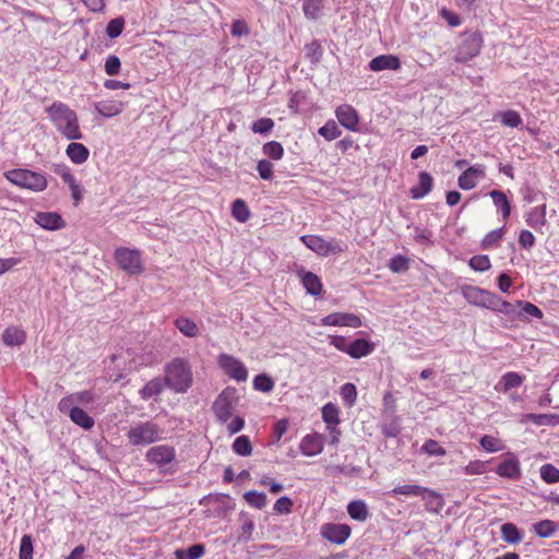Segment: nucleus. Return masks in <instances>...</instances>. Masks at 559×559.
Listing matches in <instances>:
<instances>
[{"instance_id":"f257e3e1","label":"nucleus","mask_w":559,"mask_h":559,"mask_svg":"<svg viewBox=\"0 0 559 559\" xmlns=\"http://www.w3.org/2000/svg\"><path fill=\"white\" fill-rule=\"evenodd\" d=\"M46 111L52 124L63 138L71 141L83 138L78 115L67 104L55 102Z\"/></svg>"},{"instance_id":"f03ea898","label":"nucleus","mask_w":559,"mask_h":559,"mask_svg":"<svg viewBox=\"0 0 559 559\" xmlns=\"http://www.w3.org/2000/svg\"><path fill=\"white\" fill-rule=\"evenodd\" d=\"M462 295L473 306L486 308L507 316L515 313V306L503 300L500 296L477 286L465 285Z\"/></svg>"},{"instance_id":"7ed1b4c3","label":"nucleus","mask_w":559,"mask_h":559,"mask_svg":"<svg viewBox=\"0 0 559 559\" xmlns=\"http://www.w3.org/2000/svg\"><path fill=\"white\" fill-rule=\"evenodd\" d=\"M166 388L175 393H186L192 386L193 374L189 361L177 357L171 359L164 368Z\"/></svg>"},{"instance_id":"20e7f679","label":"nucleus","mask_w":559,"mask_h":559,"mask_svg":"<svg viewBox=\"0 0 559 559\" xmlns=\"http://www.w3.org/2000/svg\"><path fill=\"white\" fill-rule=\"evenodd\" d=\"M4 177L14 186L32 192H41L48 186L45 174L25 168L10 169L4 173Z\"/></svg>"},{"instance_id":"39448f33","label":"nucleus","mask_w":559,"mask_h":559,"mask_svg":"<svg viewBox=\"0 0 559 559\" xmlns=\"http://www.w3.org/2000/svg\"><path fill=\"white\" fill-rule=\"evenodd\" d=\"M300 241L311 251L321 257L337 255L347 249V245L340 239H324L318 235H304Z\"/></svg>"},{"instance_id":"423d86ee","label":"nucleus","mask_w":559,"mask_h":559,"mask_svg":"<svg viewBox=\"0 0 559 559\" xmlns=\"http://www.w3.org/2000/svg\"><path fill=\"white\" fill-rule=\"evenodd\" d=\"M162 430L153 421H142L128 431L129 443L134 447H145L160 439Z\"/></svg>"},{"instance_id":"0eeeda50","label":"nucleus","mask_w":559,"mask_h":559,"mask_svg":"<svg viewBox=\"0 0 559 559\" xmlns=\"http://www.w3.org/2000/svg\"><path fill=\"white\" fill-rule=\"evenodd\" d=\"M145 460L152 465H156L164 473L174 474L176 468L169 466L176 461V450L174 447L162 444L150 448L145 453Z\"/></svg>"},{"instance_id":"6e6552de","label":"nucleus","mask_w":559,"mask_h":559,"mask_svg":"<svg viewBox=\"0 0 559 559\" xmlns=\"http://www.w3.org/2000/svg\"><path fill=\"white\" fill-rule=\"evenodd\" d=\"M239 402L238 391L235 388H226L216 397L213 409L218 419H241L234 416L235 409Z\"/></svg>"},{"instance_id":"1a4fd4ad","label":"nucleus","mask_w":559,"mask_h":559,"mask_svg":"<svg viewBox=\"0 0 559 559\" xmlns=\"http://www.w3.org/2000/svg\"><path fill=\"white\" fill-rule=\"evenodd\" d=\"M114 257L119 267L129 275H139L144 271L141 252L138 249L117 248Z\"/></svg>"},{"instance_id":"9d476101","label":"nucleus","mask_w":559,"mask_h":559,"mask_svg":"<svg viewBox=\"0 0 559 559\" xmlns=\"http://www.w3.org/2000/svg\"><path fill=\"white\" fill-rule=\"evenodd\" d=\"M217 365L223 372L237 382H245L248 379V369L237 357L229 354H221L217 357Z\"/></svg>"},{"instance_id":"9b49d317","label":"nucleus","mask_w":559,"mask_h":559,"mask_svg":"<svg viewBox=\"0 0 559 559\" xmlns=\"http://www.w3.org/2000/svg\"><path fill=\"white\" fill-rule=\"evenodd\" d=\"M483 46V37L479 33L465 34L457 47L455 61L465 63L476 57Z\"/></svg>"},{"instance_id":"f8f14e48","label":"nucleus","mask_w":559,"mask_h":559,"mask_svg":"<svg viewBox=\"0 0 559 559\" xmlns=\"http://www.w3.org/2000/svg\"><path fill=\"white\" fill-rule=\"evenodd\" d=\"M352 528L347 524L326 523L321 527V535L335 545H343L350 536Z\"/></svg>"},{"instance_id":"ddd939ff","label":"nucleus","mask_w":559,"mask_h":559,"mask_svg":"<svg viewBox=\"0 0 559 559\" xmlns=\"http://www.w3.org/2000/svg\"><path fill=\"white\" fill-rule=\"evenodd\" d=\"M486 177V166L483 164H475L463 171L457 179V185L463 190L474 189L479 180Z\"/></svg>"},{"instance_id":"4468645a","label":"nucleus","mask_w":559,"mask_h":559,"mask_svg":"<svg viewBox=\"0 0 559 559\" xmlns=\"http://www.w3.org/2000/svg\"><path fill=\"white\" fill-rule=\"evenodd\" d=\"M321 325L360 328L362 325V322L360 318L357 317L356 314L346 312H334L323 317L321 319Z\"/></svg>"},{"instance_id":"2eb2a0df","label":"nucleus","mask_w":559,"mask_h":559,"mask_svg":"<svg viewBox=\"0 0 559 559\" xmlns=\"http://www.w3.org/2000/svg\"><path fill=\"white\" fill-rule=\"evenodd\" d=\"M495 471L503 478L519 479L521 477L520 461L513 453H507L503 461L497 465Z\"/></svg>"},{"instance_id":"dca6fc26","label":"nucleus","mask_w":559,"mask_h":559,"mask_svg":"<svg viewBox=\"0 0 559 559\" xmlns=\"http://www.w3.org/2000/svg\"><path fill=\"white\" fill-rule=\"evenodd\" d=\"M338 122L347 130L356 131L358 128L359 117L357 110L347 104L341 105L335 110Z\"/></svg>"},{"instance_id":"f3484780","label":"nucleus","mask_w":559,"mask_h":559,"mask_svg":"<svg viewBox=\"0 0 559 559\" xmlns=\"http://www.w3.org/2000/svg\"><path fill=\"white\" fill-rule=\"evenodd\" d=\"M34 221L41 228L47 230H59L66 226V222L56 212H38L36 213Z\"/></svg>"},{"instance_id":"a211bd4d","label":"nucleus","mask_w":559,"mask_h":559,"mask_svg":"<svg viewBox=\"0 0 559 559\" xmlns=\"http://www.w3.org/2000/svg\"><path fill=\"white\" fill-rule=\"evenodd\" d=\"M420 498L425 502L427 512L439 514L444 507L443 496L430 488L425 487V491L421 492Z\"/></svg>"},{"instance_id":"6ab92c4d","label":"nucleus","mask_w":559,"mask_h":559,"mask_svg":"<svg viewBox=\"0 0 559 559\" xmlns=\"http://www.w3.org/2000/svg\"><path fill=\"white\" fill-rule=\"evenodd\" d=\"M401 68V61L396 56L393 55H380L374 57L369 62V69L373 72L383 70H399Z\"/></svg>"},{"instance_id":"aec40b11","label":"nucleus","mask_w":559,"mask_h":559,"mask_svg":"<svg viewBox=\"0 0 559 559\" xmlns=\"http://www.w3.org/2000/svg\"><path fill=\"white\" fill-rule=\"evenodd\" d=\"M60 412L69 415L70 419H92L81 407L74 404L71 395H68L59 402Z\"/></svg>"},{"instance_id":"412c9836","label":"nucleus","mask_w":559,"mask_h":559,"mask_svg":"<svg viewBox=\"0 0 559 559\" xmlns=\"http://www.w3.org/2000/svg\"><path fill=\"white\" fill-rule=\"evenodd\" d=\"M323 450L322 438L319 435H307L300 442V451L307 456H313Z\"/></svg>"},{"instance_id":"4be33fe9","label":"nucleus","mask_w":559,"mask_h":559,"mask_svg":"<svg viewBox=\"0 0 559 559\" xmlns=\"http://www.w3.org/2000/svg\"><path fill=\"white\" fill-rule=\"evenodd\" d=\"M301 283L308 294L318 296L322 292V283L318 275L312 272L301 270L298 272Z\"/></svg>"},{"instance_id":"5701e85b","label":"nucleus","mask_w":559,"mask_h":559,"mask_svg":"<svg viewBox=\"0 0 559 559\" xmlns=\"http://www.w3.org/2000/svg\"><path fill=\"white\" fill-rule=\"evenodd\" d=\"M526 224L535 230H542L546 225V204L530 210L525 217Z\"/></svg>"},{"instance_id":"b1692460","label":"nucleus","mask_w":559,"mask_h":559,"mask_svg":"<svg viewBox=\"0 0 559 559\" xmlns=\"http://www.w3.org/2000/svg\"><path fill=\"white\" fill-rule=\"evenodd\" d=\"M492 203L496 206L497 213L507 219L511 214V203L503 191L492 190L489 192Z\"/></svg>"},{"instance_id":"393cba45","label":"nucleus","mask_w":559,"mask_h":559,"mask_svg":"<svg viewBox=\"0 0 559 559\" xmlns=\"http://www.w3.org/2000/svg\"><path fill=\"white\" fill-rule=\"evenodd\" d=\"M373 348V344L370 343L369 341L365 338H358L348 345V355L352 358L359 359L370 355Z\"/></svg>"},{"instance_id":"a878e982","label":"nucleus","mask_w":559,"mask_h":559,"mask_svg":"<svg viewBox=\"0 0 559 559\" xmlns=\"http://www.w3.org/2000/svg\"><path fill=\"white\" fill-rule=\"evenodd\" d=\"M66 153L71 162L76 165L85 163L90 156L88 148L84 144L78 142L70 143L66 150Z\"/></svg>"},{"instance_id":"bb28decb","label":"nucleus","mask_w":559,"mask_h":559,"mask_svg":"<svg viewBox=\"0 0 559 559\" xmlns=\"http://www.w3.org/2000/svg\"><path fill=\"white\" fill-rule=\"evenodd\" d=\"M123 103L119 100H103L95 104V110L103 117L111 118L123 110Z\"/></svg>"},{"instance_id":"cd10ccee","label":"nucleus","mask_w":559,"mask_h":559,"mask_svg":"<svg viewBox=\"0 0 559 559\" xmlns=\"http://www.w3.org/2000/svg\"><path fill=\"white\" fill-rule=\"evenodd\" d=\"M431 188H432L431 176L426 171H421L419 174L418 185L411 189V195L415 200L423 199L426 194H428L431 191Z\"/></svg>"},{"instance_id":"c85d7f7f","label":"nucleus","mask_w":559,"mask_h":559,"mask_svg":"<svg viewBox=\"0 0 559 559\" xmlns=\"http://www.w3.org/2000/svg\"><path fill=\"white\" fill-rule=\"evenodd\" d=\"M347 512L349 516L359 522H365L369 516L368 506L364 500H354L347 504Z\"/></svg>"},{"instance_id":"c756f323","label":"nucleus","mask_w":559,"mask_h":559,"mask_svg":"<svg viewBox=\"0 0 559 559\" xmlns=\"http://www.w3.org/2000/svg\"><path fill=\"white\" fill-rule=\"evenodd\" d=\"M523 377L519 373L510 371L504 373L500 381L496 384L495 389L499 392H508L511 389L518 388L522 384Z\"/></svg>"},{"instance_id":"7c9ffc66","label":"nucleus","mask_w":559,"mask_h":559,"mask_svg":"<svg viewBox=\"0 0 559 559\" xmlns=\"http://www.w3.org/2000/svg\"><path fill=\"white\" fill-rule=\"evenodd\" d=\"M166 386L164 378L156 377L150 380L141 390L140 395L142 399L148 400L157 396Z\"/></svg>"},{"instance_id":"2f4dec72","label":"nucleus","mask_w":559,"mask_h":559,"mask_svg":"<svg viewBox=\"0 0 559 559\" xmlns=\"http://www.w3.org/2000/svg\"><path fill=\"white\" fill-rule=\"evenodd\" d=\"M501 537L508 544H519L522 540V533L513 523H504L500 527Z\"/></svg>"},{"instance_id":"473e14b6","label":"nucleus","mask_w":559,"mask_h":559,"mask_svg":"<svg viewBox=\"0 0 559 559\" xmlns=\"http://www.w3.org/2000/svg\"><path fill=\"white\" fill-rule=\"evenodd\" d=\"M513 305L515 306V311L519 309L520 310L519 313L526 319H528V318L542 319L543 318L542 310L537 306H535L528 301L518 300Z\"/></svg>"},{"instance_id":"72a5a7b5","label":"nucleus","mask_w":559,"mask_h":559,"mask_svg":"<svg viewBox=\"0 0 559 559\" xmlns=\"http://www.w3.org/2000/svg\"><path fill=\"white\" fill-rule=\"evenodd\" d=\"M175 325L185 336L194 337L199 334L197 323L187 317L176 319Z\"/></svg>"},{"instance_id":"f704fd0d","label":"nucleus","mask_w":559,"mask_h":559,"mask_svg":"<svg viewBox=\"0 0 559 559\" xmlns=\"http://www.w3.org/2000/svg\"><path fill=\"white\" fill-rule=\"evenodd\" d=\"M2 341L9 346L21 345L25 341V333L17 328H8L2 334Z\"/></svg>"},{"instance_id":"c9c22d12","label":"nucleus","mask_w":559,"mask_h":559,"mask_svg":"<svg viewBox=\"0 0 559 559\" xmlns=\"http://www.w3.org/2000/svg\"><path fill=\"white\" fill-rule=\"evenodd\" d=\"M558 530L556 522L551 520H543L534 524V532L540 538H547L552 536Z\"/></svg>"},{"instance_id":"e433bc0d","label":"nucleus","mask_w":559,"mask_h":559,"mask_svg":"<svg viewBox=\"0 0 559 559\" xmlns=\"http://www.w3.org/2000/svg\"><path fill=\"white\" fill-rule=\"evenodd\" d=\"M323 9L322 0H302V11L307 19L317 20Z\"/></svg>"},{"instance_id":"4c0bfd02","label":"nucleus","mask_w":559,"mask_h":559,"mask_svg":"<svg viewBox=\"0 0 559 559\" xmlns=\"http://www.w3.org/2000/svg\"><path fill=\"white\" fill-rule=\"evenodd\" d=\"M231 215L240 223H245L250 218V211L243 200L237 199L233 202Z\"/></svg>"},{"instance_id":"58836bf2","label":"nucleus","mask_w":559,"mask_h":559,"mask_svg":"<svg viewBox=\"0 0 559 559\" xmlns=\"http://www.w3.org/2000/svg\"><path fill=\"white\" fill-rule=\"evenodd\" d=\"M252 385L255 391L270 393L274 389L275 383L270 376L260 373L253 378Z\"/></svg>"},{"instance_id":"ea45409f","label":"nucleus","mask_w":559,"mask_h":559,"mask_svg":"<svg viewBox=\"0 0 559 559\" xmlns=\"http://www.w3.org/2000/svg\"><path fill=\"white\" fill-rule=\"evenodd\" d=\"M231 448L236 454L241 456H248L252 453L251 442L245 435L237 437Z\"/></svg>"},{"instance_id":"a19ab883","label":"nucleus","mask_w":559,"mask_h":559,"mask_svg":"<svg viewBox=\"0 0 559 559\" xmlns=\"http://www.w3.org/2000/svg\"><path fill=\"white\" fill-rule=\"evenodd\" d=\"M263 154L273 160L282 159L284 155V147L277 141H270L262 147Z\"/></svg>"},{"instance_id":"79ce46f5","label":"nucleus","mask_w":559,"mask_h":559,"mask_svg":"<svg viewBox=\"0 0 559 559\" xmlns=\"http://www.w3.org/2000/svg\"><path fill=\"white\" fill-rule=\"evenodd\" d=\"M245 500L248 504L259 510L263 509L266 506V495L263 492H259L255 490L248 491L243 495Z\"/></svg>"},{"instance_id":"37998d69","label":"nucleus","mask_w":559,"mask_h":559,"mask_svg":"<svg viewBox=\"0 0 559 559\" xmlns=\"http://www.w3.org/2000/svg\"><path fill=\"white\" fill-rule=\"evenodd\" d=\"M425 491V487L419 485H401L392 489V496L403 495L411 497H420L421 492Z\"/></svg>"},{"instance_id":"c03bdc74","label":"nucleus","mask_w":559,"mask_h":559,"mask_svg":"<svg viewBox=\"0 0 559 559\" xmlns=\"http://www.w3.org/2000/svg\"><path fill=\"white\" fill-rule=\"evenodd\" d=\"M341 397L348 407L353 406L357 399V390L353 383H345L341 386Z\"/></svg>"},{"instance_id":"a18cd8bd","label":"nucleus","mask_w":559,"mask_h":559,"mask_svg":"<svg viewBox=\"0 0 559 559\" xmlns=\"http://www.w3.org/2000/svg\"><path fill=\"white\" fill-rule=\"evenodd\" d=\"M540 477L547 484L559 483V469L550 463L540 467Z\"/></svg>"},{"instance_id":"49530a36","label":"nucleus","mask_w":559,"mask_h":559,"mask_svg":"<svg viewBox=\"0 0 559 559\" xmlns=\"http://www.w3.org/2000/svg\"><path fill=\"white\" fill-rule=\"evenodd\" d=\"M318 132L328 141L337 139L342 133L334 120H329Z\"/></svg>"},{"instance_id":"de8ad7c7","label":"nucleus","mask_w":559,"mask_h":559,"mask_svg":"<svg viewBox=\"0 0 559 559\" xmlns=\"http://www.w3.org/2000/svg\"><path fill=\"white\" fill-rule=\"evenodd\" d=\"M409 260L402 254H396L391 258L389 262V269L393 273H402L408 270Z\"/></svg>"},{"instance_id":"09e8293b","label":"nucleus","mask_w":559,"mask_h":559,"mask_svg":"<svg viewBox=\"0 0 559 559\" xmlns=\"http://www.w3.org/2000/svg\"><path fill=\"white\" fill-rule=\"evenodd\" d=\"M501 123L506 127L518 128L522 123L520 114L515 110H507L500 115Z\"/></svg>"},{"instance_id":"8fccbe9b","label":"nucleus","mask_w":559,"mask_h":559,"mask_svg":"<svg viewBox=\"0 0 559 559\" xmlns=\"http://www.w3.org/2000/svg\"><path fill=\"white\" fill-rule=\"evenodd\" d=\"M469 266L477 272H485L491 267L490 260L488 255H474L469 259Z\"/></svg>"},{"instance_id":"3c124183","label":"nucleus","mask_w":559,"mask_h":559,"mask_svg":"<svg viewBox=\"0 0 559 559\" xmlns=\"http://www.w3.org/2000/svg\"><path fill=\"white\" fill-rule=\"evenodd\" d=\"M124 27L123 17L119 16L109 21L106 27V34L109 38H117L120 36Z\"/></svg>"},{"instance_id":"603ef678","label":"nucleus","mask_w":559,"mask_h":559,"mask_svg":"<svg viewBox=\"0 0 559 559\" xmlns=\"http://www.w3.org/2000/svg\"><path fill=\"white\" fill-rule=\"evenodd\" d=\"M421 451L430 456H443L447 453L444 448H442L438 441L432 439L427 440L423 444Z\"/></svg>"},{"instance_id":"864d4df0","label":"nucleus","mask_w":559,"mask_h":559,"mask_svg":"<svg viewBox=\"0 0 559 559\" xmlns=\"http://www.w3.org/2000/svg\"><path fill=\"white\" fill-rule=\"evenodd\" d=\"M504 235V227L493 229L489 231L483 239L481 246L485 249H489L498 243Z\"/></svg>"},{"instance_id":"5fc2aeb1","label":"nucleus","mask_w":559,"mask_h":559,"mask_svg":"<svg viewBox=\"0 0 559 559\" xmlns=\"http://www.w3.org/2000/svg\"><path fill=\"white\" fill-rule=\"evenodd\" d=\"M274 128V121L271 118H260L252 123V131L259 134H267Z\"/></svg>"},{"instance_id":"6e6d98bb","label":"nucleus","mask_w":559,"mask_h":559,"mask_svg":"<svg viewBox=\"0 0 559 559\" xmlns=\"http://www.w3.org/2000/svg\"><path fill=\"white\" fill-rule=\"evenodd\" d=\"M70 395L73 399L74 404L78 405L79 407L87 406L88 404L93 403L95 400L94 393L90 390L75 392Z\"/></svg>"},{"instance_id":"4d7b16f0","label":"nucleus","mask_w":559,"mask_h":559,"mask_svg":"<svg viewBox=\"0 0 559 559\" xmlns=\"http://www.w3.org/2000/svg\"><path fill=\"white\" fill-rule=\"evenodd\" d=\"M19 558L20 559H32L33 558V540L29 535H24L21 538Z\"/></svg>"},{"instance_id":"13d9d810","label":"nucleus","mask_w":559,"mask_h":559,"mask_svg":"<svg viewBox=\"0 0 559 559\" xmlns=\"http://www.w3.org/2000/svg\"><path fill=\"white\" fill-rule=\"evenodd\" d=\"M121 69L120 59L116 55H110L105 61V72L112 76L119 74Z\"/></svg>"},{"instance_id":"bf43d9fd","label":"nucleus","mask_w":559,"mask_h":559,"mask_svg":"<svg viewBox=\"0 0 559 559\" xmlns=\"http://www.w3.org/2000/svg\"><path fill=\"white\" fill-rule=\"evenodd\" d=\"M257 170L261 179L272 180L273 179V164L266 159L258 162Z\"/></svg>"},{"instance_id":"052dcab7","label":"nucleus","mask_w":559,"mask_h":559,"mask_svg":"<svg viewBox=\"0 0 559 559\" xmlns=\"http://www.w3.org/2000/svg\"><path fill=\"white\" fill-rule=\"evenodd\" d=\"M480 445L488 452H497L501 449V441L498 438L485 435L480 438Z\"/></svg>"},{"instance_id":"680f3d73","label":"nucleus","mask_w":559,"mask_h":559,"mask_svg":"<svg viewBox=\"0 0 559 559\" xmlns=\"http://www.w3.org/2000/svg\"><path fill=\"white\" fill-rule=\"evenodd\" d=\"M487 464L488 462H483L479 460L472 461L464 467V472L467 475L484 474L487 471Z\"/></svg>"},{"instance_id":"e2e57ef3","label":"nucleus","mask_w":559,"mask_h":559,"mask_svg":"<svg viewBox=\"0 0 559 559\" xmlns=\"http://www.w3.org/2000/svg\"><path fill=\"white\" fill-rule=\"evenodd\" d=\"M293 500L289 497H281L274 504V511L280 514H287L292 512Z\"/></svg>"},{"instance_id":"0e129e2a","label":"nucleus","mask_w":559,"mask_h":559,"mask_svg":"<svg viewBox=\"0 0 559 559\" xmlns=\"http://www.w3.org/2000/svg\"><path fill=\"white\" fill-rule=\"evenodd\" d=\"M249 33H250V28H249L248 24L245 21L236 20V21L233 22L230 34L234 37L246 36Z\"/></svg>"},{"instance_id":"69168bd1","label":"nucleus","mask_w":559,"mask_h":559,"mask_svg":"<svg viewBox=\"0 0 559 559\" xmlns=\"http://www.w3.org/2000/svg\"><path fill=\"white\" fill-rule=\"evenodd\" d=\"M67 185L69 186L71 197L74 200V205H79L83 199L84 193L82 186L76 182L75 178L67 182Z\"/></svg>"},{"instance_id":"338daca9","label":"nucleus","mask_w":559,"mask_h":559,"mask_svg":"<svg viewBox=\"0 0 559 559\" xmlns=\"http://www.w3.org/2000/svg\"><path fill=\"white\" fill-rule=\"evenodd\" d=\"M381 431L386 438L396 437L401 431V427L397 421H383Z\"/></svg>"},{"instance_id":"774afa93","label":"nucleus","mask_w":559,"mask_h":559,"mask_svg":"<svg viewBox=\"0 0 559 559\" xmlns=\"http://www.w3.org/2000/svg\"><path fill=\"white\" fill-rule=\"evenodd\" d=\"M205 552V547L203 544H193L186 549L185 559H199Z\"/></svg>"}]
</instances>
